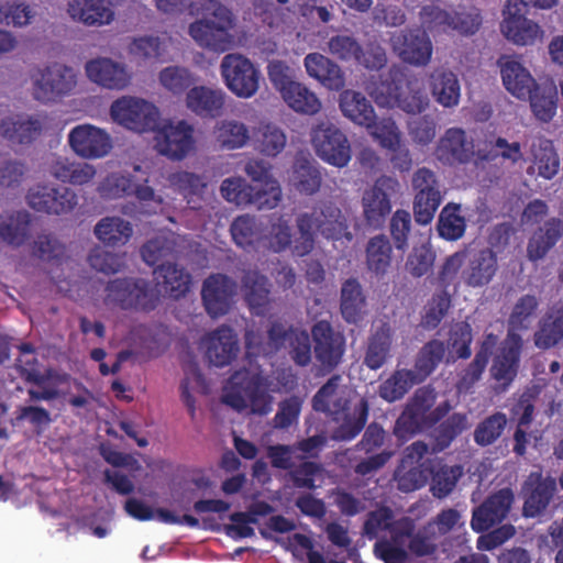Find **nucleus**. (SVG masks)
Returning <instances> with one entry per match:
<instances>
[{
    "label": "nucleus",
    "mask_w": 563,
    "mask_h": 563,
    "mask_svg": "<svg viewBox=\"0 0 563 563\" xmlns=\"http://www.w3.org/2000/svg\"><path fill=\"white\" fill-rule=\"evenodd\" d=\"M298 236H295L292 255L303 257L314 247L316 231L328 240L352 239L341 210L331 202L314 207L311 212H302L296 219Z\"/></svg>",
    "instance_id": "f257e3e1"
},
{
    "label": "nucleus",
    "mask_w": 563,
    "mask_h": 563,
    "mask_svg": "<svg viewBox=\"0 0 563 563\" xmlns=\"http://www.w3.org/2000/svg\"><path fill=\"white\" fill-rule=\"evenodd\" d=\"M159 296L152 283L142 277H118L104 287L107 307L122 310L150 312L157 307Z\"/></svg>",
    "instance_id": "f03ea898"
},
{
    "label": "nucleus",
    "mask_w": 563,
    "mask_h": 563,
    "mask_svg": "<svg viewBox=\"0 0 563 563\" xmlns=\"http://www.w3.org/2000/svg\"><path fill=\"white\" fill-rule=\"evenodd\" d=\"M207 10H212V19H201L189 25L188 33L192 40L202 48L223 53L229 51L233 44V36L230 33L234 27V16L231 10L221 4L218 0H209Z\"/></svg>",
    "instance_id": "7ed1b4c3"
},
{
    "label": "nucleus",
    "mask_w": 563,
    "mask_h": 563,
    "mask_svg": "<svg viewBox=\"0 0 563 563\" xmlns=\"http://www.w3.org/2000/svg\"><path fill=\"white\" fill-rule=\"evenodd\" d=\"M31 79L34 99L43 103L55 102L69 95L77 84L73 68L60 63L37 67Z\"/></svg>",
    "instance_id": "20e7f679"
},
{
    "label": "nucleus",
    "mask_w": 563,
    "mask_h": 563,
    "mask_svg": "<svg viewBox=\"0 0 563 563\" xmlns=\"http://www.w3.org/2000/svg\"><path fill=\"white\" fill-rule=\"evenodd\" d=\"M110 114L114 122L137 133L155 131L159 121L156 106L134 97L115 100L111 104Z\"/></svg>",
    "instance_id": "39448f33"
},
{
    "label": "nucleus",
    "mask_w": 563,
    "mask_h": 563,
    "mask_svg": "<svg viewBox=\"0 0 563 563\" xmlns=\"http://www.w3.org/2000/svg\"><path fill=\"white\" fill-rule=\"evenodd\" d=\"M415 220L422 225L431 223L440 207L443 195L435 173L427 167L418 168L411 179Z\"/></svg>",
    "instance_id": "423d86ee"
},
{
    "label": "nucleus",
    "mask_w": 563,
    "mask_h": 563,
    "mask_svg": "<svg viewBox=\"0 0 563 563\" xmlns=\"http://www.w3.org/2000/svg\"><path fill=\"white\" fill-rule=\"evenodd\" d=\"M316 361L322 372L331 373L343 360L346 349L344 334L327 320H319L311 327Z\"/></svg>",
    "instance_id": "0eeeda50"
},
{
    "label": "nucleus",
    "mask_w": 563,
    "mask_h": 563,
    "mask_svg": "<svg viewBox=\"0 0 563 563\" xmlns=\"http://www.w3.org/2000/svg\"><path fill=\"white\" fill-rule=\"evenodd\" d=\"M221 75L228 89L240 98L253 97L260 87L261 74L254 64L240 54H228L221 62Z\"/></svg>",
    "instance_id": "6e6552de"
},
{
    "label": "nucleus",
    "mask_w": 563,
    "mask_h": 563,
    "mask_svg": "<svg viewBox=\"0 0 563 563\" xmlns=\"http://www.w3.org/2000/svg\"><path fill=\"white\" fill-rule=\"evenodd\" d=\"M268 345L274 351L289 349V355L298 366H307L311 362V340L309 333L292 324L273 321L267 330Z\"/></svg>",
    "instance_id": "1a4fd4ad"
},
{
    "label": "nucleus",
    "mask_w": 563,
    "mask_h": 563,
    "mask_svg": "<svg viewBox=\"0 0 563 563\" xmlns=\"http://www.w3.org/2000/svg\"><path fill=\"white\" fill-rule=\"evenodd\" d=\"M336 426L331 431V439L335 442L354 440L365 428L369 415V404L362 397L352 408L349 400L338 399L330 411Z\"/></svg>",
    "instance_id": "9d476101"
},
{
    "label": "nucleus",
    "mask_w": 563,
    "mask_h": 563,
    "mask_svg": "<svg viewBox=\"0 0 563 563\" xmlns=\"http://www.w3.org/2000/svg\"><path fill=\"white\" fill-rule=\"evenodd\" d=\"M400 188L399 181L395 177L383 175L378 177L374 185L366 189L362 197L363 214L366 223L373 228H380L386 217L391 211V197Z\"/></svg>",
    "instance_id": "9b49d317"
},
{
    "label": "nucleus",
    "mask_w": 563,
    "mask_h": 563,
    "mask_svg": "<svg viewBox=\"0 0 563 563\" xmlns=\"http://www.w3.org/2000/svg\"><path fill=\"white\" fill-rule=\"evenodd\" d=\"M317 155L335 167H345L351 159V146L346 135L333 124H319L312 132Z\"/></svg>",
    "instance_id": "f8f14e48"
},
{
    "label": "nucleus",
    "mask_w": 563,
    "mask_h": 563,
    "mask_svg": "<svg viewBox=\"0 0 563 563\" xmlns=\"http://www.w3.org/2000/svg\"><path fill=\"white\" fill-rule=\"evenodd\" d=\"M238 292V284L225 274L214 273L202 283L201 300L206 312L211 318L229 313Z\"/></svg>",
    "instance_id": "ddd939ff"
},
{
    "label": "nucleus",
    "mask_w": 563,
    "mask_h": 563,
    "mask_svg": "<svg viewBox=\"0 0 563 563\" xmlns=\"http://www.w3.org/2000/svg\"><path fill=\"white\" fill-rule=\"evenodd\" d=\"M498 268L497 253L493 249L467 250L461 279L467 287L482 288L493 282Z\"/></svg>",
    "instance_id": "4468645a"
},
{
    "label": "nucleus",
    "mask_w": 563,
    "mask_h": 563,
    "mask_svg": "<svg viewBox=\"0 0 563 563\" xmlns=\"http://www.w3.org/2000/svg\"><path fill=\"white\" fill-rule=\"evenodd\" d=\"M390 43L398 56L408 64L426 66L431 59L433 52L431 40L420 29L394 33Z\"/></svg>",
    "instance_id": "2eb2a0df"
},
{
    "label": "nucleus",
    "mask_w": 563,
    "mask_h": 563,
    "mask_svg": "<svg viewBox=\"0 0 563 563\" xmlns=\"http://www.w3.org/2000/svg\"><path fill=\"white\" fill-rule=\"evenodd\" d=\"M195 146L194 126L185 120L165 124L156 133L158 152L170 159L185 158Z\"/></svg>",
    "instance_id": "dca6fc26"
},
{
    "label": "nucleus",
    "mask_w": 563,
    "mask_h": 563,
    "mask_svg": "<svg viewBox=\"0 0 563 563\" xmlns=\"http://www.w3.org/2000/svg\"><path fill=\"white\" fill-rule=\"evenodd\" d=\"M515 500L510 488H501L473 510L471 527L475 532L488 531L500 523L510 511Z\"/></svg>",
    "instance_id": "f3484780"
},
{
    "label": "nucleus",
    "mask_w": 563,
    "mask_h": 563,
    "mask_svg": "<svg viewBox=\"0 0 563 563\" xmlns=\"http://www.w3.org/2000/svg\"><path fill=\"white\" fill-rule=\"evenodd\" d=\"M73 151L84 158H100L112 148L110 135L91 124L77 125L68 134Z\"/></svg>",
    "instance_id": "a211bd4d"
},
{
    "label": "nucleus",
    "mask_w": 563,
    "mask_h": 563,
    "mask_svg": "<svg viewBox=\"0 0 563 563\" xmlns=\"http://www.w3.org/2000/svg\"><path fill=\"white\" fill-rule=\"evenodd\" d=\"M437 158L450 166L470 163L475 156L474 140L461 128H450L439 140Z\"/></svg>",
    "instance_id": "6ab92c4d"
},
{
    "label": "nucleus",
    "mask_w": 563,
    "mask_h": 563,
    "mask_svg": "<svg viewBox=\"0 0 563 563\" xmlns=\"http://www.w3.org/2000/svg\"><path fill=\"white\" fill-rule=\"evenodd\" d=\"M520 353L521 339L517 335L505 341L493 358L490 376L503 391L507 390L517 377Z\"/></svg>",
    "instance_id": "aec40b11"
},
{
    "label": "nucleus",
    "mask_w": 563,
    "mask_h": 563,
    "mask_svg": "<svg viewBox=\"0 0 563 563\" xmlns=\"http://www.w3.org/2000/svg\"><path fill=\"white\" fill-rule=\"evenodd\" d=\"M556 489L555 479L543 477L540 472H532L523 484L526 499L523 515L534 518L542 514L549 506Z\"/></svg>",
    "instance_id": "412c9836"
},
{
    "label": "nucleus",
    "mask_w": 563,
    "mask_h": 563,
    "mask_svg": "<svg viewBox=\"0 0 563 563\" xmlns=\"http://www.w3.org/2000/svg\"><path fill=\"white\" fill-rule=\"evenodd\" d=\"M44 122L41 115L15 114L0 122V134L11 144L27 145L42 133Z\"/></svg>",
    "instance_id": "4be33fe9"
},
{
    "label": "nucleus",
    "mask_w": 563,
    "mask_h": 563,
    "mask_svg": "<svg viewBox=\"0 0 563 563\" xmlns=\"http://www.w3.org/2000/svg\"><path fill=\"white\" fill-rule=\"evenodd\" d=\"M225 92L219 88L194 86L186 93V107L202 119H216L222 115Z\"/></svg>",
    "instance_id": "5701e85b"
},
{
    "label": "nucleus",
    "mask_w": 563,
    "mask_h": 563,
    "mask_svg": "<svg viewBox=\"0 0 563 563\" xmlns=\"http://www.w3.org/2000/svg\"><path fill=\"white\" fill-rule=\"evenodd\" d=\"M394 331L388 322L374 327L367 338L363 364L372 369L382 368L391 357Z\"/></svg>",
    "instance_id": "b1692460"
},
{
    "label": "nucleus",
    "mask_w": 563,
    "mask_h": 563,
    "mask_svg": "<svg viewBox=\"0 0 563 563\" xmlns=\"http://www.w3.org/2000/svg\"><path fill=\"white\" fill-rule=\"evenodd\" d=\"M503 84L514 97L527 100L531 91L537 88V81L521 63L509 56L498 60Z\"/></svg>",
    "instance_id": "393cba45"
},
{
    "label": "nucleus",
    "mask_w": 563,
    "mask_h": 563,
    "mask_svg": "<svg viewBox=\"0 0 563 563\" xmlns=\"http://www.w3.org/2000/svg\"><path fill=\"white\" fill-rule=\"evenodd\" d=\"M239 352V342L234 331L222 325L211 332L206 339V356L210 364L217 367L229 365Z\"/></svg>",
    "instance_id": "a878e982"
},
{
    "label": "nucleus",
    "mask_w": 563,
    "mask_h": 563,
    "mask_svg": "<svg viewBox=\"0 0 563 563\" xmlns=\"http://www.w3.org/2000/svg\"><path fill=\"white\" fill-rule=\"evenodd\" d=\"M563 236V220L552 217L538 227L527 245L528 258L532 262L542 260Z\"/></svg>",
    "instance_id": "bb28decb"
},
{
    "label": "nucleus",
    "mask_w": 563,
    "mask_h": 563,
    "mask_svg": "<svg viewBox=\"0 0 563 563\" xmlns=\"http://www.w3.org/2000/svg\"><path fill=\"white\" fill-rule=\"evenodd\" d=\"M308 75L320 81L325 88L339 91L345 85L341 67L320 53H310L305 57Z\"/></svg>",
    "instance_id": "cd10ccee"
},
{
    "label": "nucleus",
    "mask_w": 563,
    "mask_h": 563,
    "mask_svg": "<svg viewBox=\"0 0 563 563\" xmlns=\"http://www.w3.org/2000/svg\"><path fill=\"white\" fill-rule=\"evenodd\" d=\"M90 80L108 89H123L130 80L125 68L109 58H98L86 64Z\"/></svg>",
    "instance_id": "c85d7f7f"
},
{
    "label": "nucleus",
    "mask_w": 563,
    "mask_h": 563,
    "mask_svg": "<svg viewBox=\"0 0 563 563\" xmlns=\"http://www.w3.org/2000/svg\"><path fill=\"white\" fill-rule=\"evenodd\" d=\"M16 347L20 356L16 358L15 367L24 382L41 387L56 378L57 374L53 368H46L44 372L41 371L36 350L32 343L24 342Z\"/></svg>",
    "instance_id": "c756f323"
},
{
    "label": "nucleus",
    "mask_w": 563,
    "mask_h": 563,
    "mask_svg": "<svg viewBox=\"0 0 563 563\" xmlns=\"http://www.w3.org/2000/svg\"><path fill=\"white\" fill-rule=\"evenodd\" d=\"M93 234L104 246L121 247L131 240L133 224L119 216H107L97 222Z\"/></svg>",
    "instance_id": "7c9ffc66"
},
{
    "label": "nucleus",
    "mask_w": 563,
    "mask_h": 563,
    "mask_svg": "<svg viewBox=\"0 0 563 563\" xmlns=\"http://www.w3.org/2000/svg\"><path fill=\"white\" fill-rule=\"evenodd\" d=\"M121 0H84L80 2L69 3V13L74 19H78L86 25H103L109 24L114 12L112 7Z\"/></svg>",
    "instance_id": "2f4dec72"
},
{
    "label": "nucleus",
    "mask_w": 563,
    "mask_h": 563,
    "mask_svg": "<svg viewBox=\"0 0 563 563\" xmlns=\"http://www.w3.org/2000/svg\"><path fill=\"white\" fill-rule=\"evenodd\" d=\"M340 109L344 117L361 126L371 129L375 124L374 107L362 92L344 90L340 95Z\"/></svg>",
    "instance_id": "473e14b6"
},
{
    "label": "nucleus",
    "mask_w": 563,
    "mask_h": 563,
    "mask_svg": "<svg viewBox=\"0 0 563 563\" xmlns=\"http://www.w3.org/2000/svg\"><path fill=\"white\" fill-rule=\"evenodd\" d=\"M406 78L398 68L393 67L386 75H379L378 80L371 81L367 90L379 107L395 108Z\"/></svg>",
    "instance_id": "72a5a7b5"
},
{
    "label": "nucleus",
    "mask_w": 563,
    "mask_h": 563,
    "mask_svg": "<svg viewBox=\"0 0 563 563\" xmlns=\"http://www.w3.org/2000/svg\"><path fill=\"white\" fill-rule=\"evenodd\" d=\"M31 236V216L25 210L0 216V240L12 247H20Z\"/></svg>",
    "instance_id": "f704fd0d"
},
{
    "label": "nucleus",
    "mask_w": 563,
    "mask_h": 563,
    "mask_svg": "<svg viewBox=\"0 0 563 563\" xmlns=\"http://www.w3.org/2000/svg\"><path fill=\"white\" fill-rule=\"evenodd\" d=\"M244 299L255 314H262L269 302L271 284L268 278L250 271L243 276Z\"/></svg>",
    "instance_id": "c9c22d12"
},
{
    "label": "nucleus",
    "mask_w": 563,
    "mask_h": 563,
    "mask_svg": "<svg viewBox=\"0 0 563 563\" xmlns=\"http://www.w3.org/2000/svg\"><path fill=\"white\" fill-rule=\"evenodd\" d=\"M49 173L63 183L85 185L95 177L96 169L88 163L74 162L58 156L51 163Z\"/></svg>",
    "instance_id": "e433bc0d"
},
{
    "label": "nucleus",
    "mask_w": 563,
    "mask_h": 563,
    "mask_svg": "<svg viewBox=\"0 0 563 563\" xmlns=\"http://www.w3.org/2000/svg\"><path fill=\"white\" fill-rule=\"evenodd\" d=\"M154 273L162 279L165 292L173 299L185 297L190 290L191 275L175 263H163Z\"/></svg>",
    "instance_id": "4c0bfd02"
},
{
    "label": "nucleus",
    "mask_w": 563,
    "mask_h": 563,
    "mask_svg": "<svg viewBox=\"0 0 563 563\" xmlns=\"http://www.w3.org/2000/svg\"><path fill=\"white\" fill-rule=\"evenodd\" d=\"M366 299L356 278L346 279L341 287L340 310L342 318L352 324L362 320Z\"/></svg>",
    "instance_id": "58836bf2"
},
{
    "label": "nucleus",
    "mask_w": 563,
    "mask_h": 563,
    "mask_svg": "<svg viewBox=\"0 0 563 563\" xmlns=\"http://www.w3.org/2000/svg\"><path fill=\"white\" fill-rule=\"evenodd\" d=\"M431 90L435 100L445 108L454 107L460 101L461 88L454 73L438 68L431 74Z\"/></svg>",
    "instance_id": "ea45409f"
},
{
    "label": "nucleus",
    "mask_w": 563,
    "mask_h": 563,
    "mask_svg": "<svg viewBox=\"0 0 563 563\" xmlns=\"http://www.w3.org/2000/svg\"><path fill=\"white\" fill-rule=\"evenodd\" d=\"M252 141L257 152L268 157H276L284 151L287 136L283 129L276 124L261 123L253 131Z\"/></svg>",
    "instance_id": "a19ab883"
},
{
    "label": "nucleus",
    "mask_w": 563,
    "mask_h": 563,
    "mask_svg": "<svg viewBox=\"0 0 563 563\" xmlns=\"http://www.w3.org/2000/svg\"><path fill=\"white\" fill-rule=\"evenodd\" d=\"M422 383L413 369H396L386 380L378 386V396L387 402H395L417 384Z\"/></svg>",
    "instance_id": "79ce46f5"
},
{
    "label": "nucleus",
    "mask_w": 563,
    "mask_h": 563,
    "mask_svg": "<svg viewBox=\"0 0 563 563\" xmlns=\"http://www.w3.org/2000/svg\"><path fill=\"white\" fill-rule=\"evenodd\" d=\"M393 247L385 234L371 238L365 249V263L369 272L385 275L391 265Z\"/></svg>",
    "instance_id": "37998d69"
},
{
    "label": "nucleus",
    "mask_w": 563,
    "mask_h": 563,
    "mask_svg": "<svg viewBox=\"0 0 563 563\" xmlns=\"http://www.w3.org/2000/svg\"><path fill=\"white\" fill-rule=\"evenodd\" d=\"M446 352L444 342L433 339L428 341L418 352L415 360V373L420 380H426L442 363Z\"/></svg>",
    "instance_id": "c03bdc74"
},
{
    "label": "nucleus",
    "mask_w": 563,
    "mask_h": 563,
    "mask_svg": "<svg viewBox=\"0 0 563 563\" xmlns=\"http://www.w3.org/2000/svg\"><path fill=\"white\" fill-rule=\"evenodd\" d=\"M282 98L289 108L298 113L312 115L321 109V102L316 93L298 81L288 86Z\"/></svg>",
    "instance_id": "a18cd8bd"
},
{
    "label": "nucleus",
    "mask_w": 563,
    "mask_h": 563,
    "mask_svg": "<svg viewBox=\"0 0 563 563\" xmlns=\"http://www.w3.org/2000/svg\"><path fill=\"white\" fill-rule=\"evenodd\" d=\"M242 389L253 413L264 416L272 410L273 397L267 393L261 376L244 374Z\"/></svg>",
    "instance_id": "49530a36"
},
{
    "label": "nucleus",
    "mask_w": 563,
    "mask_h": 563,
    "mask_svg": "<svg viewBox=\"0 0 563 563\" xmlns=\"http://www.w3.org/2000/svg\"><path fill=\"white\" fill-rule=\"evenodd\" d=\"M531 153L539 176L544 179H552L560 168V158L552 141L538 139L537 142L532 143Z\"/></svg>",
    "instance_id": "de8ad7c7"
},
{
    "label": "nucleus",
    "mask_w": 563,
    "mask_h": 563,
    "mask_svg": "<svg viewBox=\"0 0 563 563\" xmlns=\"http://www.w3.org/2000/svg\"><path fill=\"white\" fill-rule=\"evenodd\" d=\"M454 13L453 10L449 11L438 4H424L419 11V20L421 23L422 32L433 35L448 33L453 25Z\"/></svg>",
    "instance_id": "09e8293b"
},
{
    "label": "nucleus",
    "mask_w": 563,
    "mask_h": 563,
    "mask_svg": "<svg viewBox=\"0 0 563 563\" xmlns=\"http://www.w3.org/2000/svg\"><path fill=\"white\" fill-rule=\"evenodd\" d=\"M267 249L274 253L292 252L294 241L289 220L284 216H272L269 229L264 236Z\"/></svg>",
    "instance_id": "8fccbe9b"
},
{
    "label": "nucleus",
    "mask_w": 563,
    "mask_h": 563,
    "mask_svg": "<svg viewBox=\"0 0 563 563\" xmlns=\"http://www.w3.org/2000/svg\"><path fill=\"white\" fill-rule=\"evenodd\" d=\"M429 106V97L417 79L406 78L402 88L399 90L396 108L406 113L418 114Z\"/></svg>",
    "instance_id": "3c124183"
},
{
    "label": "nucleus",
    "mask_w": 563,
    "mask_h": 563,
    "mask_svg": "<svg viewBox=\"0 0 563 563\" xmlns=\"http://www.w3.org/2000/svg\"><path fill=\"white\" fill-rule=\"evenodd\" d=\"M466 230V221L461 216V206L448 203L440 212L438 221L439 235L448 241L461 239Z\"/></svg>",
    "instance_id": "603ef678"
},
{
    "label": "nucleus",
    "mask_w": 563,
    "mask_h": 563,
    "mask_svg": "<svg viewBox=\"0 0 563 563\" xmlns=\"http://www.w3.org/2000/svg\"><path fill=\"white\" fill-rule=\"evenodd\" d=\"M538 308L539 301L533 295H523L516 301L508 318L509 339L516 336L511 331H523L530 327Z\"/></svg>",
    "instance_id": "864d4df0"
},
{
    "label": "nucleus",
    "mask_w": 563,
    "mask_h": 563,
    "mask_svg": "<svg viewBox=\"0 0 563 563\" xmlns=\"http://www.w3.org/2000/svg\"><path fill=\"white\" fill-rule=\"evenodd\" d=\"M214 135L221 148L236 150L243 147L250 140L246 125L234 120L220 122L214 130Z\"/></svg>",
    "instance_id": "5fc2aeb1"
},
{
    "label": "nucleus",
    "mask_w": 563,
    "mask_h": 563,
    "mask_svg": "<svg viewBox=\"0 0 563 563\" xmlns=\"http://www.w3.org/2000/svg\"><path fill=\"white\" fill-rule=\"evenodd\" d=\"M14 415L11 421L12 426L20 427L26 422L36 437H42L53 422L51 412L41 406H21Z\"/></svg>",
    "instance_id": "6e6d98bb"
},
{
    "label": "nucleus",
    "mask_w": 563,
    "mask_h": 563,
    "mask_svg": "<svg viewBox=\"0 0 563 563\" xmlns=\"http://www.w3.org/2000/svg\"><path fill=\"white\" fill-rule=\"evenodd\" d=\"M230 232L234 243L243 249L254 247L260 239L261 228L254 216L242 214L236 217L230 225Z\"/></svg>",
    "instance_id": "4d7b16f0"
},
{
    "label": "nucleus",
    "mask_w": 563,
    "mask_h": 563,
    "mask_svg": "<svg viewBox=\"0 0 563 563\" xmlns=\"http://www.w3.org/2000/svg\"><path fill=\"white\" fill-rule=\"evenodd\" d=\"M507 422L504 412L496 411L489 415L476 426L473 433L474 442L483 448L495 443L501 437Z\"/></svg>",
    "instance_id": "13d9d810"
},
{
    "label": "nucleus",
    "mask_w": 563,
    "mask_h": 563,
    "mask_svg": "<svg viewBox=\"0 0 563 563\" xmlns=\"http://www.w3.org/2000/svg\"><path fill=\"white\" fill-rule=\"evenodd\" d=\"M500 27L506 38L518 45L532 44L540 33V26L527 18L503 21Z\"/></svg>",
    "instance_id": "bf43d9fd"
},
{
    "label": "nucleus",
    "mask_w": 563,
    "mask_h": 563,
    "mask_svg": "<svg viewBox=\"0 0 563 563\" xmlns=\"http://www.w3.org/2000/svg\"><path fill=\"white\" fill-rule=\"evenodd\" d=\"M220 190L227 201L238 206H246L261 199L260 191L254 192V188L240 177L224 179Z\"/></svg>",
    "instance_id": "052dcab7"
},
{
    "label": "nucleus",
    "mask_w": 563,
    "mask_h": 563,
    "mask_svg": "<svg viewBox=\"0 0 563 563\" xmlns=\"http://www.w3.org/2000/svg\"><path fill=\"white\" fill-rule=\"evenodd\" d=\"M161 85L173 95H183L196 82V77L186 67L168 66L159 71Z\"/></svg>",
    "instance_id": "680f3d73"
},
{
    "label": "nucleus",
    "mask_w": 563,
    "mask_h": 563,
    "mask_svg": "<svg viewBox=\"0 0 563 563\" xmlns=\"http://www.w3.org/2000/svg\"><path fill=\"white\" fill-rule=\"evenodd\" d=\"M563 339V313L547 316L539 330L534 333L537 347L548 350L555 346Z\"/></svg>",
    "instance_id": "e2e57ef3"
},
{
    "label": "nucleus",
    "mask_w": 563,
    "mask_h": 563,
    "mask_svg": "<svg viewBox=\"0 0 563 563\" xmlns=\"http://www.w3.org/2000/svg\"><path fill=\"white\" fill-rule=\"evenodd\" d=\"M463 474L461 465L449 466L441 464L432 471L431 492L437 498H444L456 486L459 478Z\"/></svg>",
    "instance_id": "0e129e2a"
},
{
    "label": "nucleus",
    "mask_w": 563,
    "mask_h": 563,
    "mask_svg": "<svg viewBox=\"0 0 563 563\" xmlns=\"http://www.w3.org/2000/svg\"><path fill=\"white\" fill-rule=\"evenodd\" d=\"M527 99L530 100L532 112L539 120L549 122L555 115L556 89L554 87L541 88L537 84V88Z\"/></svg>",
    "instance_id": "69168bd1"
},
{
    "label": "nucleus",
    "mask_w": 563,
    "mask_h": 563,
    "mask_svg": "<svg viewBox=\"0 0 563 563\" xmlns=\"http://www.w3.org/2000/svg\"><path fill=\"white\" fill-rule=\"evenodd\" d=\"M468 420L466 413L454 412L443 420L435 429V445L442 451L467 428Z\"/></svg>",
    "instance_id": "338daca9"
},
{
    "label": "nucleus",
    "mask_w": 563,
    "mask_h": 563,
    "mask_svg": "<svg viewBox=\"0 0 563 563\" xmlns=\"http://www.w3.org/2000/svg\"><path fill=\"white\" fill-rule=\"evenodd\" d=\"M291 180L296 190L310 196L320 189L322 177L316 166L303 161L295 165Z\"/></svg>",
    "instance_id": "774afa93"
}]
</instances>
